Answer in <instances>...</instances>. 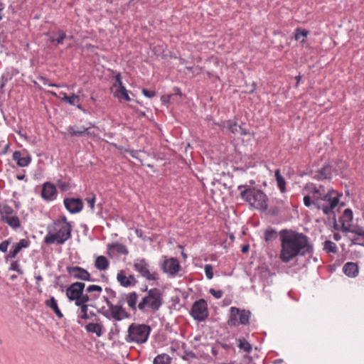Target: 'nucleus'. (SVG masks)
<instances>
[{"mask_svg": "<svg viewBox=\"0 0 364 364\" xmlns=\"http://www.w3.org/2000/svg\"><path fill=\"white\" fill-rule=\"evenodd\" d=\"M85 329L88 333H95L97 336L100 337L104 332V326L99 323H89L85 326Z\"/></svg>", "mask_w": 364, "mask_h": 364, "instance_id": "obj_20", "label": "nucleus"}, {"mask_svg": "<svg viewBox=\"0 0 364 364\" xmlns=\"http://www.w3.org/2000/svg\"><path fill=\"white\" fill-rule=\"evenodd\" d=\"M161 267L164 273L171 275H176L181 269L179 261L176 257H171L169 259L165 257Z\"/></svg>", "mask_w": 364, "mask_h": 364, "instance_id": "obj_11", "label": "nucleus"}, {"mask_svg": "<svg viewBox=\"0 0 364 364\" xmlns=\"http://www.w3.org/2000/svg\"><path fill=\"white\" fill-rule=\"evenodd\" d=\"M309 33V31L308 30L298 27L295 29L294 33V38L295 40L298 41L301 37L306 38Z\"/></svg>", "mask_w": 364, "mask_h": 364, "instance_id": "obj_38", "label": "nucleus"}, {"mask_svg": "<svg viewBox=\"0 0 364 364\" xmlns=\"http://www.w3.org/2000/svg\"><path fill=\"white\" fill-rule=\"evenodd\" d=\"M112 318L117 321H120L124 318H130L131 315L122 305L111 304L110 309Z\"/></svg>", "mask_w": 364, "mask_h": 364, "instance_id": "obj_14", "label": "nucleus"}, {"mask_svg": "<svg viewBox=\"0 0 364 364\" xmlns=\"http://www.w3.org/2000/svg\"><path fill=\"white\" fill-rule=\"evenodd\" d=\"M237 347L240 350H242L246 353H250L252 351V345L245 338H240L237 339Z\"/></svg>", "mask_w": 364, "mask_h": 364, "instance_id": "obj_32", "label": "nucleus"}, {"mask_svg": "<svg viewBox=\"0 0 364 364\" xmlns=\"http://www.w3.org/2000/svg\"><path fill=\"white\" fill-rule=\"evenodd\" d=\"M111 250H115L116 252L119 255H127L129 254V251L127 247L124 245L119 242H113L107 245V251L109 252Z\"/></svg>", "mask_w": 364, "mask_h": 364, "instance_id": "obj_23", "label": "nucleus"}, {"mask_svg": "<svg viewBox=\"0 0 364 364\" xmlns=\"http://www.w3.org/2000/svg\"><path fill=\"white\" fill-rule=\"evenodd\" d=\"M13 159L16 161V164L19 167L28 166L31 162V156L28 155L25 157H22L20 151H15L13 153Z\"/></svg>", "mask_w": 364, "mask_h": 364, "instance_id": "obj_17", "label": "nucleus"}, {"mask_svg": "<svg viewBox=\"0 0 364 364\" xmlns=\"http://www.w3.org/2000/svg\"><path fill=\"white\" fill-rule=\"evenodd\" d=\"M30 243L31 242L29 240L21 239L18 243L14 244V245L21 251L23 248H27L30 245Z\"/></svg>", "mask_w": 364, "mask_h": 364, "instance_id": "obj_48", "label": "nucleus"}, {"mask_svg": "<svg viewBox=\"0 0 364 364\" xmlns=\"http://www.w3.org/2000/svg\"><path fill=\"white\" fill-rule=\"evenodd\" d=\"M49 229V227L48 228ZM55 232L52 233L48 230V234L43 240V242L46 245L56 243L57 245H63L72 237V225L60 226L58 230H54Z\"/></svg>", "mask_w": 364, "mask_h": 364, "instance_id": "obj_6", "label": "nucleus"}, {"mask_svg": "<svg viewBox=\"0 0 364 364\" xmlns=\"http://www.w3.org/2000/svg\"><path fill=\"white\" fill-rule=\"evenodd\" d=\"M11 243V240L8 239L0 243V251L2 252H6L9 245Z\"/></svg>", "mask_w": 364, "mask_h": 364, "instance_id": "obj_54", "label": "nucleus"}, {"mask_svg": "<svg viewBox=\"0 0 364 364\" xmlns=\"http://www.w3.org/2000/svg\"><path fill=\"white\" fill-rule=\"evenodd\" d=\"M338 205L337 199L332 200L331 202V205H325L322 208L323 212L324 215L333 214V217H334L335 212L333 209Z\"/></svg>", "mask_w": 364, "mask_h": 364, "instance_id": "obj_36", "label": "nucleus"}, {"mask_svg": "<svg viewBox=\"0 0 364 364\" xmlns=\"http://www.w3.org/2000/svg\"><path fill=\"white\" fill-rule=\"evenodd\" d=\"M92 299L87 294L82 293L81 296L77 298V300H75V304L78 306H92V305H89L87 303L92 300Z\"/></svg>", "mask_w": 364, "mask_h": 364, "instance_id": "obj_28", "label": "nucleus"}, {"mask_svg": "<svg viewBox=\"0 0 364 364\" xmlns=\"http://www.w3.org/2000/svg\"><path fill=\"white\" fill-rule=\"evenodd\" d=\"M115 83L113 85L114 87H117V89H119L121 86H124L122 81L121 73H118L115 76Z\"/></svg>", "mask_w": 364, "mask_h": 364, "instance_id": "obj_53", "label": "nucleus"}, {"mask_svg": "<svg viewBox=\"0 0 364 364\" xmlns=\"http://www.w3.org/2000/svg\"><path fill=\"white\" fill-rule=\"evenodd\" d=\"M67 272L74 279L86 282H96L97 280L91 277L90 274L85 269L78 266H68Z\"/></svg>", "mask_w": 364, "mask_h": 364, "instance_id": "obj_9", "label": "nucleus"}, {"mask_svg": "<svg viewBox=\"0 0 364 364\" xmlns=\"http://www.w3.org/2000/svg\"><path fill=\"white\" fill-rule=\"evenodd\" d=\"M238 127L239 125L236 122H233L232 120L227 121L226 128L232 134L238 133Z\"/></svg>", "mask_w": 364, "mask_h": 364, "instance_id": "obj_42", "label": "nucleus"}, {"mask_svg": "<svg viewBox=\"0 0 364 364\" xmlns=\"http://www.w3.org/2000/svg\"><path fill=\"white\" fill-rule=\"evenodd\" d=\"M105 291L109 294V297L111 298H115L117 296V293L114 290H113L110 287H106L105 289Z\"/></svg>", "mask_w": 364, "mask_h": 364, "instance_id": "obj_61", "label": "nucleus"}, {"mask_svg": "<svg viewBox=\"0 0 364 364\" xmlns=\"http://www.w3.org/2000/svg\"><path fill=\"white\" fill-rule=\"evenodd\" d=\"M173 97V95H162L161 97V101L164 105H166L170 103L171 98Z\"/></svg>", "mask_w": 364, "mask_h": 364, "instance_id": "obj_58", "label": "nucleus"}, {"mask_svg": "<svg viewBox=\"0 0 364 364\" xmlns=\"http://www.w3.org/2000/svg\"><path fill=\"white\" fill-rule=\"evenodd\" d=\"M66 210L71 214L80 213L83 209V202L80 198H65L63 200Z\"/></svg>", "mask_w": 364, "mask_h": 364, "instance_id": "obj_12", "label": "nucleus"}, {"mask_svg": "<svg viewBox=\"0 0 364 364\" xmlns=\"http://www.w3.org/2000/svg\"><path fill=\"white\" fill-rule=\"evenodd\" d=\"M209 293L213 295L216 299H220L223 296V291L221 290H215V289H210Z\"/></svg>", "mask_w": 364, "mask_h": 364, "instance_id": "obj_55", "label": "nucleus"}, {"mask_svg": "<svg viewBox=\"0 0 364 364\" xmlns=\"http://www.w3.org/2000/svg\"><path fill=\"white\" fill-rule=\"evenodd\" d=\"M237 189L242 190L240 193L241 198L248 203L252 208L262 212L268 210V198L263 191L247 185H240Z\"/></svg>", "mask_w": 364, "mask_h": 364, "instance_id": "obj_2", "label": "nucleus"}, {"mask_svg": "<svg viewBox=\"0 0 364 364\" xmlns=\"http://www.w3.org/2000/svg\"><path fill=\"white\" fill-rule=\"evenodd\" d=\"M314 201V200H312L311 196L309 195L304 197V204L306 207H310L313 205Z\"/></svg>", "mask_w": 364, "mask_h": 364, "instance_id": "obj_57", "label": "nucleus"}, {"mask_svg": "<svg viewBox=\"0 0 364 364\" xmlns=\"http://www.w3.org/2000/svg\"><path fill=\"white\" fill-rule=\"evenodd\" d=\"M229 311L227 324L230 327H237L240 325L246 326L250 323V311L231 306Z\"/></svg>", "mask_w": 364, "mask_h": 364, "instance_id": "obj_5", "label": "nucleus"}, {"mask_svg": "<svg viewBox=\"0 0 364 364\" xmlns=\"http://www.w3.org/2000/svg\"><path fill=\"white\" fill-rule=\"evenodd\" d=\"M85 284L81 282H75L66 288V296L70 301L77 300V298L81 296L84 292Z\"/></svg>", "mask_w": 364, "mask_h": 364, "instance_id": "obj_10", "label": "nucleus"}, {"mask_svg": "<svg viewBox=\"0 0 364 364\" xmlns=\"http://www.w3.org/2000/svg\"><path fill=\"white\" fill-rule=\"evenodd\" d=\"M57 186L61 191H66L70 188L69 183L64 182L60 179L57 181Z\"/></svg>", "mask_w": 364, "mask_h": 364, "instance_id": "obj_50", "label": "nucleus"}, {"mask_svg": "<svg viewBox=\"0 0 364 364\" xmlns=\"http://www.w3.org/2000/svg\"><path fill=\"white\" fill-rule=\"evenodd\" d=\"M278 235L281 242L279 257L282 262L289 263L297 257L313 256L314 245L306 235L291 229H282L278 234L275 229L269 228L264 230V240L270 242Z\"/></svg>", "mask_w": 364, "mask_h": 364, "instance_id": "obj_1", "label": "nucleus"}, {"mask_svg": "<svg viewBox=\"0 0 364 364\" xmlns=\"http://www.w3.org/2000/svg\"><path fill=\"white\" fill-rule=\"evenodd\" d=\"M181 358L183 360H188L190 358H191V359H196L197 358V355L192 350H184V355L181 356Z\"/></svg>", "mask_w": 364, "mask_h": 364, "instance_id": "obj_47", "label": "nucleus"}, {"mask_svg": "<svg viewBox=\"0 0 364 364\" xmlns=\"http://www.w3.org/2000/svg\"><path fill=\"white\" fill-rule=\"evenodd\" d=\"M352 233L357 235L358 236H360L364 238V230L363 228L357 226L353 228Z\"/></svg>", "mask_w": 364, "mask_h": 364, "instance_id": "obj_56", "label": "nucleus"}, {"mask_svg": "<svg viewBox=\"0 0 364 364\" xmlns=\"http://www.w3.org/2000/svg\"><path fill=\"white\" fill-rule=\"evenodd\" d=\"M85 200L87 202L91 212L92 213H95V206L96 202L95 194L93 193H89L88 196L85 198Z\"/></svg>", "mask_w": 364, "mask_h": 364, "instance_id": "obj_37", "label": "nucleus"}, {"mask_svg": "<svg viewBox=\"0 0 364 364\" xmlns=\"http://www.w3.org/2000/svg\"><path fill=\"white\" fill-rule=\"evenodd\" d=\"M141 92L147 98H152L156 95V92L154 90H151L146 88L142 89Z\"/></svg>", "mask_w": 364, "mask_h": 364, "instance_id": "obj_52", "label": "nucleus"}, {"mask_svg": "<svg viewBox=\"0 0 364 364\" xmlns=\"http://www.w3.org/2000/svg\"><path fill=\"white\" fill-rule=\"evenodd\" d=\"M205 276L208 279H211L213 277V268L211 264H205L204 267Z\"/></svg>", "mask_w": 364, "mask_h": 364, "instance_id": "obj_49", "label": "nucleus"}, {"mask_svg": "<svg viewBox=\"0 0 364 364\" xmlns=\"http://www.w3.org/2000/svg\"><path fill=\"white\" fill-rule=\"evenodd\" d=\"M341 231L343 232H352L353 231V228H350V225H346V224H344L343 223V224H341Z\"/></svg>", "mask_w": 364, "mask_h": 364, "instance_id": "obj_62", "label": "nucleus"}, {"mask_svg": "<svg viewBox=\"0 0 364 364\" xmlns=\"http://www.w3.org/2000/svg\"><path fill=\"white\" fill-rule=\"evenodd\" d=\"M109 262L107 258L105 256H98L95 262V267L100 271H104L108 269Z\"/></svg>", "mask_w": 364, "mask_h": 364, "instance_id": "obj_25", "label": "nucleus"}, {"mask_svg": "<svg viewBox=\"0 0 364 364\" xmlns=\"http://www.w3.org/2000/svg\"><path fill=\"white\" fill-rule=\"evenodd\" d=\"M85 48L91 52H94L96 49L98 48V46L92 45L91 43H86Z\"/></svg>", "mask_w": 364, "mask_h": 364, "instance_id": "obj_63", "label": "nucleus"}, {"mask_svg": "<svg viewBox=\"0 0 364 364\" xmlns=\"http://www.w3.org/2000/svg\"><path fill=\"white\" fill-rule=\"evenodd\" d=\"M149 268V264L144 258L137 259L136 262L134 263V269L138 272L141 277L146 278L149 281L158 280V273L156 272L151 273Z\"/></svg>", "mask_w": 364, "mask_h": 364, "instance_id": "obj_8", "label": "nucleus"}, {"mask_svg": "<svg viewBox=\"0 0 364 364\" xmlns=\"http://www.w3.org/2000/svg\"><path fill=\"white\" fill-rule=\"evenodd\" d=\"M41 196L47 201L55 200L57 196V189L55 186L50 182L44 183L41 189Z\"/></svg>", "mask_w": 364, "mask_h": 364, "instance_id": "obj_13", "label": "nucleus"}, {"mask_svg": "<svg viewBox=\"0 0 364 364\" xmlns=\"http://www.w3.org/2000/svg\"><path fill=\"white\" fill-rule=\"evenodd\" d=\"M117 280L123 287L127 288L132 287L127 276L126 271L124 269L120 270L117 275Z\"/></svg>", "mask_w": 364, "mask_h": 364, "instance_id": "obj_27", "label": "nucleus"}, {"mask_svg": "<svg viewBox=\"0 0 364 364\" xmlns=\"http://www.w3.org/2000/svg\"><path fill=\"white\" fill-rule=\"evenodd\" d=\"M323 250L329 254H336L338 252L336 245L331 240H326L323 243Z\"/></svg>", "mask_w": 364, "mask_h": 364, "instance_id": "obj_34", "label": "nucleus"}, {"mask_svg": "<svg viewBox=\"0 0 364 364\" xmlns=\"http://www.w3.org/2000/svg\"><path fill=\"white\" fill-rule=\"evenodd\" d=\"M36 280V289L39 293L42 292V289L40 287L39 282L43 280V277L41 275H37L35 277Z\"/></svg>", "mask_w": 364, "mask_h": 364, "instance_id": "obj_60", "label": "nucleus"}, {"mask_svg": "<svg viewBox=\"0 0 364 364\" xmlns=\"http://www.w3.org/2000/svg\"><path fill=\"white\" fill-rule=\"evenodd\" d=\"M343 196L342 193H339L334 189H331L326 194H324L322 197H321V200L323 201L328 202V205H331V202L332 200L337 199L338 205L339 204L340 198Z\"/></svg>", "mask_w": 364, "mask_h": 364, "instance_id": "obj_24", "label": "nucleus"}, {"mask_svg": "<svg viewBox=\"0 0 364 364\" xmlns=\"http://www.w3.org/2000/svg\"><path fill=\"white\" fill-rule=\"evenodd\" d=\"M126 152L129 153L132 158H134V159H136L138 160H140L139 159L138 156H137V154H138V151L137 150H134V149L126 150Z\"/></svg>", "mask_w": 364, "mask_h": 364, "instance_id": "obj_64", "label": "nucleus"}, {"mask_svg": "<svg viewBox=\"0 0 364 364\" xmlns=\"http://www.w3.org/2000/svg\"><path fill=\"white\" fill-rule=\"evenodd\" d=\"M164 304L163 293L158 288H152L147 291L146 295L143 296L138 304V309L141 312L150 310L155 313L158 311Z\"/></svg>", "mask_w": 364, "mask_h": 364, "instance_id": "obj_3", "label": "nucleus"}, {"mask_svg": "<svg viewBox=\"0 0 364 364\" xmlns=\"http://www.w3.org/2000/svg\"><path fill=\"white\" fill-rule=\"evenodd\" d=\"M216 345L220 346L221 348H223V349H225L226 350H228L230 349H232L233 350H235V348L230 344H227V343H221V342H217Z\"/></svg>", "mask_w": 364, "mask_h": 364, "instance_id": "obj_59", "label": "nucleus"}, {"mask_svg": "<svg viewBox=\"0 0 364 364\" xmlns=\"http://www.w3.org/2000/svg\"><path fill=\"white\" fill-rule=\"evenodd\" d=\"M189 314L198 322H203L208 319L209 311L206 300L199 299L194 301L189 311Z\"/></svg>", "mask_w": 364, "mask_h": 364, "instance_id": "obj_7", "label": "nucleus"}, {"mask_svg": "<svg viewBox=\"0 0 364 364\" xmlns=\"http://www.w3.org/2000/svg\"><path fill=\"white\" fill-rule=\"evenodd\" d=\"M61 100L73 106L76 105V102H80V97L74 93L71 95H65L61 97Z\"/></svg>", "mask_w": 364, "mask_h": 364, "instance_id": "obj_35", "label": "nucleus"}, {"mask_svg": "<svg viewBox=\"0 0 364 364\" xmlns=\"http://www.w3.org/2000/svg\"><path fill=\"white\" fill-rule=\"evenodd\" d=\"M129 91H128L124 86H121L119 89H117L114 93V96L117 97L119 101L124 100L127 102L131 101V98L129 95Z\"/></svg>", "mask_w": 364, "mask_h": 364, "instance_id": "obj_26", "label": "nucleus"}, {"mask_svg": "<svg viewBox=\"0 0 364 364\" xmlns=\"http://www.w3.org/2000/svg\"><path fill=\"white\" fill-rule=\"evenodd\" d=\"M151 332V327L148 324L132 323L128 327L125 340L128 343L143 344L147 342Z\"/></svg>", "mask_w": 364, "mask_h": 364, "instance_id": "obj_4", "label": "nucleus"}, {"mask_svg": "<svg viewBox=\"0 0 364 364\" xmlns=\"http://www.w3.org/2000/svg\"><path fill=\"white\" fill-rule=\"evenodd\" d=\"M79 308H80V314L77 315V317H78L77 323H81L80 319L87 320L90 318V313L88 314V312H87L88 306H80Z\"/></svg>", "mask_w": 364, "mask_h": 364, "instance_id": "obj_39", "label": "nucleus"}, {"mask_svg": "<svg viewBox=\"0 0 364 364\" xmlns=\"http://www.w3.org/2000/svg\"><path fill=\"white\" fill-rule=\"evenodd\" d=\"M86 291L87 293H92L94 291L98 292L97 294L93 295L92 298V299H97L100 296V294L102 292V288L99 285L91 284L87 287Z\"/></svg>", "mask_w": 364, "mask_h": 364, "instance_id": "obj_40", "label": "nucleus"}, {"mask_svg": "<svg viewBox=\"0 0 364 364\" xmlns=\"http://www.w3.org/2000/svg\"><path fill=\"white\" fill-rule=\"evenodd\" d=\"M353 219V213L350 208L344 210L342 215L339 218V222L343 224L349 223Z\"/></svg>", "mask_w": 364, "mask_h": 364, "instance_id": "obj_31", "label": "nucleus"}, {"mask_svg": "<svg viewBox=\"0 0 364 364\" xmlns=\"http://www.w3.org/2000/svg\"><path fill=\"white\" fill-rule=\"evenodd\" d=\"M343 273L349 277H355L359 272V268L357 263L348 262L343 267Z\"/></svg>", "mask_w": 364, "mask_h": 364, "instance_id": "obj_16", "label": "nucleus"}, {"mask_svg": "<svg viewBox=\"0 0 364 364\" xmlns=\"http://www.w3.org/2000/svg\"><path fill=\"white\" fill-rule=\"evenodd\" d=\"M55 226H69L71 225L70 222H68L65 215H60L57 220L53 222Z\"/></svg>", "mask_w": 364, "mask_h": 364, "instance_id": "obj_41", "label": "nucleus"}, {"mask_svg": "<svg viewBox=\"0 0 364 364\" xmlns=\"http://www.w3.org/2000/svg\"><path fill=\"white\" fill-rule=\"evenodd\" d=\"M14 213V209L9 205H4L2 210H0V214L1 215L10 216Z\"/></svg>", "mask_w": 364, "mask_h": 364, "instance_id": "obj_46", "label": "nucleus"}, {"mask_svg": "<svg viewBox=\"0 0 364 364\" xmlns=\"http://www.w3.org/2000/svg\"><path fill=\"white\" fill-rule=\"evenodd\" d=\"M348 167V164L341 159H338L336 161V166L333 171L337 174H342Z\"/></svg>", "mask_w": 364, "mask_h": 364, "instance_id": "obj_33", "label": "nucleus"}, {"mask_svg": "<svg viewBox=\"0 0 364 364\" xmlns=\"http://www.w3.org/2000/svg\"><path fill=\"white\" fill-rule=\"evenodd\" d=\"M172 358L166 353L156 355L153 360V364H171Z\"/></svg>", "mask_w": 364, "mask_h": 364, "instance_id": "obj_29", "label": "nucleus"}, {"mask_svg": "<svg viewBox=\"0 0 364 364\" xmlns=\"http://www.w3.org/2000/svg\"><path fill=\"white\" fill-rule=\"evenodd\" d=\"M58 37L56 38V43L58 45L63 43L64 40L68 37L65 32L61 29L57 31Z\"/></svg>", "mask_w": 364, "mask_h": 364, "instance_id": "obj_44", "label": "nucleus"}, {"mask_svg": "<svg viewBox=\"0 0 364 364\" xmlns=\"http://www.w3.org/2000/svg\"><path fill=\"white\" fill-rule=\"evenodd\" d=\"M0 221L8 224L11 228L16 229L21 227V221L18 216L1 215Z\"/></svg>", "mask_w": 364, "mask_h": 364, "instance_id": "obj_21", "label": "nucleus"}, {"mask_svg": "<svg viewBox=\"0 0 364 364\" xmlns=\"http://www.w3.org/2000/svg\"><path fill=\"white\" fill-rule=\"evenodd\" d=\"M67 132L72 136H83L85 135H92V133L89 131V128L82 127L80 130L76 131L75 127L69 126L67 128Z\"/></svg>", "mask_w": 364, "mask_h": 364, "instance_id": "obj_22", "label": "nucleus"}, {"mask_svg": "<svg viewBox=\"0 0 364 364\" xmlns=\"http://www.w3.org/2000/svg\"><path fill=\"white\" fill-rule=\"evenodd\" d=\"M10 271H16L19 274H23V271L22 269L20 268L19 267V263L18 261H13L11 263V265H10V267L9 269Z\"/></svg>", "mask_w": 364, "mask_h": 364, "instance_id": "obj_45", "label": "nucleus"}, {"mask_svg": "<svg viewBox=\"0 0 364 364\" xmlns=\"http://www.w3.org/2000/svg\"><path fill=\"white\" fill-rule=\"evenodd\" d=\"M124 296H126V302L129 307L135 312L138 309L137 299L138 294L136 291H132L128 294L124 293Z\"/></svg>", "mask_w": 364, "mask_h": 364, "instance_id": "obj_19", "label": "nucleus"}, {"mask_svg": "<svg viewBox=\"0 0 364 364\" xmlns=\"http://www.w3.org/2000/svg\"><path fill=\"white\" fill-rule=\"evenodd\" d=\"M19 252V249L14 245L9 250V252L5 256V260L8 262L9 259L15 258Z\"/></svg>", "mask_w": 364, "mask_h": 364, "instance_id": "obj_43", "label": "nucleus"}, {"mask_svg": "<svg viewBox=\"0 0 364 364\" xmlns=\"http://www.w3.org/2000/svg\"><path fill=\"white\" fill-rule=\"evenodd\" d=\"M280 211V208H279L278 205H273L271 206L270 208L269 209L268 214L270 216L274 217L278 215Z\"/></svg>", "mask_w": 364, "mask_h": 364, "instance_id": "obj_51", "label": "nucleus"}, {"mask_svg": "<svg viewBox=\"0 0 364 364\" xmlns=\"http://www.w3.org/2000/svg\"><path fill=\"white\" fill-rule=\"evenodd\" d=\"M274 176L277 183V186L279 187L282 193H284L287 191L286 181L284 178L281 175L279 169H277L275 171Z\"/></svg>", "mask_w": 364, "mask_h": 364, "instance_id": "obj_30", "label": "nucleus"}, {"mask_svg": "<svg viewBox=\"0 0 364 364\" xmlns=\"http://www.w3.org/2000/svg\"><path fill=\"white\" fill-rule=\"evenodd\" d=\"M333 168L329 164H326L323 166L316 171V174L314 176V178L317 181H321L324 179L331 178Z\"/></svg>", "mask_w": 364, "mask_h": 364, "instance_id": "obj_15", "label": "nucleus"}, {"mask_svg": "<svg viewBox=\"0 0 364 364\" xmlns=\"http://www.w3.org/2000/svg\"><path fill=\"white\" fill-rule=\"evenodd\" d=\"M44 304L55 314L58 318H63L64 316L59 309L57 300L54 296H50L48 299H46Z\"/></svg>", "mask_w": 364, "mask_h": 364, "instance_id": "obj_18", "label": "nucleus"}]
</instances>
